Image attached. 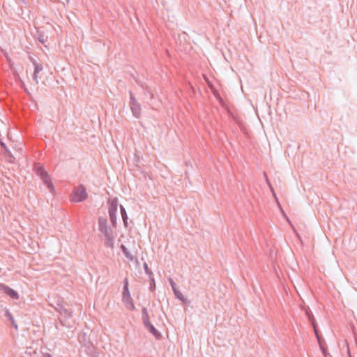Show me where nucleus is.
Listing matches in <instances>:
<instances>
[{"mask_svg": "<svg viewBox=\"0 0 357 357\" xmlns=\"http://www.w3.org/2000/svg\"><path fill=\"white\" fill-rule=\"evenodd\" d=\"M122 301L125 304L126 307L130 310H134L135 307L131 298L129 288H128V280L125 278L123 280V288L122 292Z\"/></svg>", "mask_w": 357, "mask_h": 357, "instance_id": "obj_1", "label": "nucleus"}, {"mask_svg": "<svg viewBox=\"0 0 357 357\" xmlns=\"http://www.w3.org/2000/svg\"><path fill=\"white\" fill-rule=\"evenodd\" d=\"M36 172L38 176L40 177L44 184L46 185L49 190L52 192L54 190L53 184L51 181V178L48 173L45 170L43 167L36 168Z\"/></svg>", "mask_w": 357, "mask_h": 357, "instance_id": "obj_2", "label": "nucleus"}, {"mask_svg": "<svg viewBox=\"0 0 357 357\" xmlns=\"http://www.w3.org/2000/svg\"><path fill=\"white\" fill-rule=\"evenodd\" d=\"M109 204V219L114 227H116V213L118 210V199L116 198H113L108 201Z\"/></svg>", "mask_w": 357, "mask_h": 357, "instance_id": "obj_3", "label": "nucleus"}, {"mask_svg": "<svg viewBox=\"0 0 357 357\" xmlns=\"http://www.w3.org/2000/svg\"><path fill=\"white\" fill-rule=\"evenodd\" d=\"M130 94V108L132 112V115L137 118L139 119L141 116V105L137 100V99L133 96V93L131 91H129Z\"/></svg>", "mask_w": 357, "mask_h": 357, "instance_id": "obj_4", "label": "nucleus"}, {"mask_svg": "<svg viewBox=\"0 0 357 357\" xmlns=\"http://www.w3.org/2000/svg\"><path fill=\"white\" fill-rule=\"evenodd\" d=\"M87 197L86 188L84 185H80L75 188L72 195L73 201L75 202H81L85 200Z\"/></svg>", "mask_w": 357, "mask_h": 357, "instance_id": "obj_5", "label": "nucleus"}, {"mask_svg": "<svg viewBox=\"0 0 357 357\" xmlns=\"http://www.w3.org/2000/svg\"><path fill=\"white\" fill-rule=\"evenodd\" d=\"M98 228L99 231L104 234H113L112 229L107 226V221L104 218H99L98 219Z\"/></svg>", "mask_w": 357, "mask_h": 357, "instance_id": "obj_6", "label": "nucleus"}, {"mask_svg": "<svg viewBox=\"0 0 357 357\" xmlns=\"http://www.w3.org/2000/svg\"><path fill=\"white\" fill-rule=\"evenodd\" d=\"M30 60L34 66V71L33 74V79L36 84L38 83V73L43 70V65L36 62L35 59L30 57Z\"/></svg>", "mask_w": 357, "mask_h": 357, "instance_id": "obj_7", "label": "nucleus"}, {"mask_svg": "<svg viewBox=\"0 0 357 357\" xmlns=\"http://www.w3.org/2000/svg\"><path fill=\"white\" fill-rule=\"evenodd\" d=\"M1 292L14 300L18 299L19 298V295L16 291L3 284H1Z\"/></svg>", "mask_w": 357, "mask_h": 357, "instance_id": "obj_8", "label": "nucleus"}, {"mask_svg": "<svg viewBox=\"0 0 357 357\" xmlns=\"http://www.w3.org/2000/svg\"><path fill=\"white\" fill-rule=\"evenodd\" d=\"M169 283H170V285L172 287V289L174 291V294L175 295V296L181 300V301H183L184 299V296L176 288V283L173 281V280L170 279L169 280Z\"/></svg>", "mask_w": 357, "mask_h": 357, "instance_id": "obj_9", "label": "nucleus"}, {"mask_svg": "<svg viewBox=\"0 0 357 357\" xmlns=\"http://www.w3.org/2000/svg\"><path fill=\"white\" fill-rule=\"evenodd\" d=\"M105 236V245L107 248H112L114 247L113 234H107Z\"/></svg>", "mask_w": 357, "mask_h": 357, "instance_id": "obj_10", "label": "nucleus"}, {"mask_svg": "<svg viewBox=\"0 0 357 357\" xmlns=\"http://www.w3.org/2000/svg\"><path fill=\"white\" fill-rule=\"evenodd\" d=\"M146 328L155 337L158 338L159 337L161 336L160 333L154 327V326L152 324H149V326H147Z\"/></svg>", "mask_w": 357, "mask_h": 357, "instance_id": "obj_11", "label": "nucleus"}, {"mask_svg": "<svg viewBox=\"0 0 357 357\" xmlns=\"http://www.w3.org/2000/svg\"><path fill=\"white\" fill-rule=\"evenodd\" d=\"M4 315H5V317H6L8 320H9V321H10V323H11V324H12V326H13L15 329H17V324L15 323V319H14V318H13V315L10 314V312L8 310H6V312H5V314H4Z\"/></svg>", "mask_w": 357, "mask_h": 357, "instance_id": "obj_12", "label": "nucleus"}, {"mask_svg": "<svg viewBox=\"0 0 357 357\" xmlns=\"http://www.w3.org/2000/svg\"><path fill=\"white\" fill-rule=\"evenodd\" d=\"M120 211H121V217H122V220L123 221L124 225L126 227H127L128 226L127 213H126L125 208L121 205H120Z\"/></svg>", "mask_w": 357, "mask_h": 357, "instance_id": "obj_13", "label": "nucleus"}, {"mask_svg": "<svg viewBox=\"0 0 357 357\" xmlns=\"http://www.w3.org/2000/svg\"><path fill=\"white\" fill-rule=\"evenodd\" d=\"M59 313L61 316H63L65 318H70L72 316V311L66 309L64 307H61L59 310Z\"/></svg>", "mask_w": 357, "mask_h": 357, "instance_id": "obj_14", "label": "nucleus"}, {"mask_svg": "<svg viewBox=\"0 0 357 357\" xmlns=\"http://www.w3.org/2000/svg\"><path fill=\"white\" fill-rule=\"evenodd\" d=\"M121 249L123 252V253L125 255V256L130 260H132L133 259V257L132 256V255L128 252V249L126 248V247L123 245H121Z\"/></svg>", "mask_w": 357, "mask_h": 357, "instance_id": "obj_15", "label": "nucleus"}, {"mask_svg": "<svg viewBox=\"0 0 357 357\" xmlns=\"http://www.w3.org/2000/svg\"><path fill=\"white\" fill-rule=\"evenodd\" d=\"M37 39L42 44H44L47 41V36H46L43 33L38 32V33H37Z\"/></svg>", "mask_w": 357, "mask_h": 357, "instance_id": "obj_16", "label": "nucleus"}, {"mask_svg": "<svg viewBox=\"0 0 357 357\" xmlns=\"http://www.w3.org/2000/svg\"><path fill=\"white\" fill-rule=\"evenodd\" d=\"M20 357H37V354L36 351L31 353V351H26L24 354Z\"/></svg>", "mask_w": 357, "mask_h": 357, "instance_id": "obj_17", "label": "nucleus"}, {"mask_svg": "<svg viewBox=\"0 0 357 357\" xmlns=\"http://www.w3.org/2000/svg\"><path fill=\"white\" fill-rule=\"evenodd\" d=\"M146 317H149V314H148V310L146 307H144L142 309V318H146Z\"/></svg>", "mask_w": 357, "mask_h": 357, "instance_id": "obj_18", "label": "nucleus"}, {"mask_svg": "<svg viewBox=\"0 0 357 357\" xmlns=\"http://www.w3.org/2000/svg\"><path fill=\"white\" fill-rule=\"evenodd\" d=\"M142 321H143V324L146 328L147 326H149V324H151V323L150 322V320H149V317L142 318Z\"/></svg>", "mask_w": 357, "mask_h": 357, "instance_id": "obj_19", "label": "nucleus"}, {"mask_svg": "<svg viewBox=\"0 0 357 357\" xmlns=\"http://www.w3.org/2000/svg\"><path fill=\"white\" fill-rule=\"evenodd\" d=\"M144 268L146 273L150 276L151 274V271L149 268V266L146 263L144 264Z\"/></svg>", "mask_w": 357, "mask_h": 357, "instance_id": "obj_20", "label": "nucleus"}, {"mask_svg": "<svg viewBox=\"0 0 357 357\" xmlns=\"http://www.w3.org/2000/svg\"><path fill=\"white\" fill-rule=\"evenodd\" d=\"M1 151H3V149H4V151H6V153L10 154L9 151L7 149V147L6 146V145L3 142H1Z\"/></svg>", "mask_w": 357, "mask_h": 357, "instance_id": "obj_21", "label": "nucleus"}, {"mask_svg": "<svg viewBox=\"0 0 357 357\" xmlns=\"http://www.w3.org/2000/svg\"><path fill=\"white\" fill-rule=\"evenodd\" d=\"M151 281H152L153 284H151L150 290L151 291H153L154 290V289H155V284L154 279L151 278Z\"/></svg>", "mask_w": 357, "mask_h": 357, "instance_id": "obj_22", "label": "nucleus"}, {"mask_svg": "<svg viewBox=\"0 0 357 357\" xmlns=\"http://www.w3.org/2000/svg\"><path fill=\"white\" fill-rule=\"evenodd\" d=\"M42 357H52V356L48 353H45V354H43Z\"/></svg>", "mask_w": 357, "mask_h": 357, "instance_id": "obj_23", "label": "nucleus"}]
</instances>
